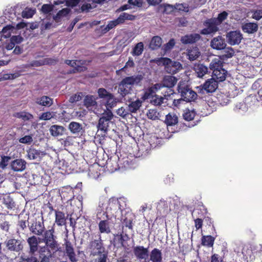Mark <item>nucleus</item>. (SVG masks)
<instances>
[{"label":"nucleus","mask_w":262,"mask_h":262,"mask_svg":"<svg viewBox=\"0 0 262 262\" xmlns=\"http://www.w3.org/2000/svg\"><path fill=\"white\" fill-rule=\"evenodd\" d=\"M142 75L138 74L123 78L118 85V93L122 96L131 94L135 85H138L143 80Z\"/></svg>","instance_id":"nucleus-1"},{"label":"nucleus","mask_w":262,"mask_h":262,"mask_svg":"<svg viewBox=\"0 0 262 262\" xmlns=\"http://www.w3.org/2000/svg\"><path fill=\"white\" fill-rule=\"evenodd\" d=\"M114 115L112 111H104L99 119L97 135L104 137L110 130V125L113 124Z\"/></svg>","instance_id":"nucleus-2"},{"label":"nucleus","mask_w":262,"mask_h":262,"mask_svg":"<svg viewBox=\"0 0 262 262\" xmlns=\"http://www.w3.org/2000/svg\"><path fill=\"white\" fill-rule=\"evenodd\" d=\"M88 249L91 255L93 256L100 255L107 253L105 251L102 241L100 235H91V241L89 242Z\"/></svg>","instance_id":"nucleus-3"},{"label":"nucleus","mask_w":262,"mask_h":262,"mask_svg":"<svg viewBox=\"0 0 262 262\" xmlns=\"http://www.w3.org/2000/svg\"><path fill=\"white\" fill-rule=\"evenodd\" d=\"M156 62L158 65L164 66L165 71L169 74H174L182 69V65L180 62L172 61L168 58H159Z\"/></svg>","instance_id":"nucleus-4"},{"label":"nucleus","mask_w":262,"mask_h":262,"mask_svg":"<svg viewBox=\"0 0 262 262\" xmlns=\"http://www.w3.org/2000/svg\"><path fill=\"white\" fill-rule=\"evenodd\" d=\"M54 228L52 226L51 229L44 232L42 238V242L53 252L57 251L60 248L59 244L57 241V236L54 235Z\"/></svg>","instance_id":"nucleus-5"},{"label":"nucleus","mask_w":262,"mask_h":262,"mask_svg":"<svg viewBox=\"0 0 262 262\" xmlns=\"http://www.w3.org/2000/svg\"><path fill=\"white\" fill-rule=\"evenodd\" d=\"M111 208H108V202L105 199H102L99 202V205L97 209V216L100 220L108 219L111 220L112 218H116V215L110 213Z\"/></svg>","instance_id":"nucleus-6"},{"label":"nucleus","mask_w":262,"mask_h":262,"mask_svg":"<svg viewBox=\"0 0 262 262\" xmlns=\"http://www.w3.org/2000/svg\"><path fill=\"white\" fill-rule=\"evenodd\" d=\"M178 92L181 94L182 98L186 102L193 101L197 98V94L192 90L185 83H180L178 86Z\"/></svg>","instance_id":"nucleus-7"},{"label":"nucleus","mask_w":262,"mask_h":262,"mask_svg":"<svg viewBox=\"0 0 262 262\" xmlns=\"http://www.w3.org/2000/svg\"><path fill=\"white\" fill-rule=\"evenodd\" d=\"M215 17L206 20L204 23L205 28L201 31V33L203 35H208L215 33L219 30L218 26L220 25Z\"/></svg>","instance_id":"nucleus-8"},{"label":"nucleus","mask_w":262,"mask_h":262,"mask_svg":"<svg viewBox=\"0 0 262 262\" xmlns=\"http://www.w3.org/2000/svg\"><path fill=\"white\" fill-rule=\"evenodd\" d=\"M23 241L12 238L7 239L5 244L8 250L11 251L19 252L23 249Z\"/></svg>","instance_id":"nucleus-9"},{"label":"nucleus","mask_w":262,"mask_h":262,"mask_svg":"<svg viewBox=\"0 0 262 262\" xmlns=\"http://www.w3.org/2000/svg\"><path fill=\"white\" fill-rule=\"evenodd\" d=\"M63 246L65 248V254L71 262H77L78 256L75 253L72 244L68 239H65Z\"/></svg>","instance_id":"nucleus-10"},{"label":"nucleus","mask_w":262,"mask_h":262,"mask_svg":"<svg viewBox=\"0 0 262 262\" xmlns=\"http://www.w3.org/2000/svg\"><path fill=\"white\" fill-rule=\"evenodd\" d=\"M228 43L232 46L238 45L243 39V35L239 31L228 32L226 35Z\"/></svg>","instance_id":"nucleus-11"},{"label":"nucleus","mask_w":262,"mask_h":262,"mask_svg":"<svg viewBox=\"0 0 262 262\" xmlns=\"http://www.w3.org/2000/svg\"><path fill=\"white\" fill-rule=\"evenodd\" d=\"M217 87V81L212 77L206 80V82L203 84L200 85L199 88L202 91V93H204V91L206 93H212L216 90Z\"/></svg>","instance_id":"nucleus-12"},{"label":"nucleus","mask_w":262,"mask_h":262,"mask_svg":"<svg viewBox=\"0 0 262 262\" xmlns=\"http://www.w3.org/2000/svg\"><path fill=\"white\" fill-rule=\"evenodd\" d=\"M30 231L35 235H41L45 232V226L43 221L35 220L30 225H28Z\"/></svg>","instance_id":"nucleus-13"},{"label":"nucleus","mask_w":262,"mask_h":262,"mask_svg":"<svg viewBox=\"0 0 262 262\" xmlns=\"http://www.w3.org/2000/svg\"><path fill=\"white\" fill-rule=\"evenodd\" d=\"M27 243L29 246L28 257H36L35 252L38 251V243L37 237L33 235L27 239Z\"/></svg>","instance_id":"nucleus-14"},{"label":"nucleus","mask_w":262,"mask_h":262,"mask_svg":"<svg viewBox=\"0 0 262 262\" xmlns=\"http://www.w3.org/2000/svg\"><path fill=\"white\" fill-rule=\"evenodd\" d=\"M46 155L45 151L35 148H30L27 150V158L31 160L40 161Z\"/></svg>","instance_id":"nucleus-15"},{"label":"nucleus","mask_w":262,"mask_h":262,"mask_svg":"<svg viewBox=\"0 0 262 262\" xmlns=\"http://www.w3.org/2000/svg\"><path fill=\"white\" fill-rule=\"evenodd\" d=\"M68 129L74 135L79 136L82 135L85 132L84 127L80 123L72 121L68 125Z\"/></svg>","instance_id":"nucleus-16"},{"label":"nucleus","mask_w":262,"mask_h":262,"mask_svg":"<svg viewBox=\"0 0 262 262\" xmlns=\"http://www.w3.org/2000/svg\"><path fill=\"white\" fill-rule=\"evenodd\" d=\"M133 252L136 257L139 259H145L148 258L149 252L148 248L143 246H137L133 249Z\"/></svg>","instance_id":"nucleus-17"},{"label":"nucleus","mask_w":262,"mask_h":262,"mask_svg":"<svg viewBox=\"0 0 262 262\" xmlns=\"http://www.w3.org/2000/svg\"><path fill=\"white\" fill-rule=\"evenodd\" d=\"M27 162L22 159H17L12 161L10 166L11 169L16 172H21L26 168Z\"/></svg>","instance_id":"nucleus-18"},{"label":"nucleus","mask_w":262,"mask_h":262,"mask_svg":"<svg viewBox=\"0 0 262 262\" xmlns=\"http://www.w3.org/2000/svg\"><path fill=\"white\" fill-rule=\"evenodd\" d=\"M211 47L216 50H223L226 46L225 39L221 36L214 37L211 41Z\"/></svg>","instance_id":"nucleus-19"},{"label":"nucleus","mask_w":262,"mask_h":262,"mask_svg":"<svg viewBox=\"0 0 262 262\" xmlns=\"http://www.w3.org/2000/svg\"><path fill=\"white\" fill-rule=\"evenodd\" d=\"M65 63L74 68L72 71L73 73L83 72L86 69L85 67L80 66L81 63L80 60H66Z\"/></svg>","instance_id":"nucleus-20"},{"label":"nucleus","mask_w":262,"mask_h":262,"mask_svg":"<svg viewBox=\"0 0 262 262\" xmlns=\"http://www.w3.org/2000/svg\"><path fill=\"white\" fill-rule=\"evenodd\" d=\"M200 38L199 34L194 33L182 36L181 41L184 44L193 43L198 41Z\"/></svg>","instance_id":"nucleus-21"},{"label":"nucleus","mask_w":262,"mask_h":262,"mask_svg":"<svg viewBox=\"0 0 262 262\" xmlns=\"http://www.w3.org/2000/svg\"><path fill=\"white\" fill-rule=\"evenodd\" d=\"M177 82V79L172 76H165L162 81L160 83L163 87H166L168 88H173Z\"/></svg>","instance_id":"nucleus-22"},{"label":"nucleus","mask_w":262,"mask_h":262,"mask_svg":"<svg viewBox=\"0 0 262 262\" xmlns=\"http://www.w3.org/2000/svg\"><path fill=\"white\" fill-rule=\"evenodd\" d=\"M149 260L151 262H162V253L160 250L154 248L149 254Z\"/></svg>","instance_id":"nucleus-23"},{"label":"nucleus","mask_w":262,"mask_h":262,"mask_svg":"<svg viewBox=\"0 0 262 262\" xmlns=\"http://www.w3.org/2000/svg\"><path fill=\"white\" fill-rule=\"evenodd\" d=\"M129 104H128V110L129 113H136L139 110L142 105V101L139 99L135 101L128 100Z\"/></svg>","instance_id":"nucleus-24"},{"label":"nucleus","mask_w":262,"mask_h":262,"mask_svg":"<svg viewBox=\"0 0 262 262\" xmlns=\"http://www.w3.org/2000/svg\"><path fill=\"white\" fill-rule=\"evenodd\" d=\"M117 161L116 157H113L106 161V167L110 172H114L119 169L120 167Z\"/></svg>","instance_id":"nucleus-25"},{"label":"nucleus","mask_w":262,"mask_h":262,"mask_svg":"<svg viewBox=\"0 0 262 262\" xmlns=\"http://www.w3.org/2000/svg\"><path fill=\"white\" fill-rule=\"evenodd\" d=\"M200 52L197 47H192L187 49L186 55L190 61L196 60L200 56Z\"/></svg>","instance_id":"nucleus-26"},{"label":"nucleus","mask_w":262,"mask_h":262,"mask_svg":"<svg viewBox=\"0 0 262 262\" xmlns=\"http://www.w3.org/2000/svg\"><path fill=\"white\" fill-rule=\"evenodd\" d=\"M65 130L66 129L64 127L58 125H53L49 129L51 135L53 137L62 136Z\"/></svg>","instance_id":"nucleus-27"},{"label":"nucleus","mask_w":262,"mask_h":262,"mask_svg":"<svg viewBox=\"0 0 262 262\" xmlns=\"http://www.w3.org/2000/svg\"><path fill=\"white\" fill-rule=\"evenodd\" d=\"M227 71L223 68L212 72V78L219 82H222L226 79Z\"/></svg>","instance_id":"nucleus-28"},{"label":"nucleus","mask_w":262,"mask_h":262,"mask_svg":"<svg viewBox=\"0 0 262 262\" xmlns=\"http://www.w3.org/2000/svg\"><path fill=\"white\" fill-rule=\"evenodd\" d=\"M55 221L58 226H62L66 224L67 217L65 214L61 211L55 210Z\"/></svg>","instance_id":"nucleus-29"},{"label":"nucleus","mask_w":262,"mask_h":262,"mask_svg":"<svg viewBox=\"0 0 262 262\" xmlns=\"http://www.w3.org/2000/svg\"><path fill=\"white\" fill-rule=\"evenodd\" d=\"M242 29L244 32L252 34L256 32L258 30V25L256 23H248L244 24Z\"/></svg>","instance_id":"nucleus-30"},{"label":"nucleus","mask_w":262,"mask_h":262,"mask_svg":"<svg viewBox=\"0 0 262 262\" xmlns=\"http://www.w3.org/2000/svg\"><path fill=\"white\" fill-rule=\"evenodd\" d=\"M35 102L40 105L49 107L52 105L53 103V99L47 96H43L37 98Z\"/></svg>","instance_id":"nucleus-31"},{"label":"nucleus","mask_w":262,"mask_h":262,"mask_svg":"<svg viewBox=\"0 0 262 262\" xmlns=\"http://www.w3.org/2000/svg\"><path fill=\"white\" fill-rule=\"evenodd\" d=\"M105 100L106 110L104 111H112L111 110L117 105L118 102L117 98L115 97L113 94L111 95Z\"/></svg>","instance_id":"nucleus-32"},{"label":"nucleus","mask_w":262,"mask_h":262,"mask_svg":"<svg viewBox=\"0 0 262 262\" xmlns=\"http://www.w3.org/2000/svg\"><path fill=\"white\" fill-rule=\"evenodd\" d=\"M157 209L160 214L163 215L167 214L170 210L168 203L164 200H161L158 203Z\"/></svg>","instance_id":"nucleus-33"},{"label":"nucleus","mask_w":262,"mask_h":262,"mask_svg":"<svg viewBox=\"0 0 262 262\" xmlns=\"http://www.w3.org/2000/svg\"><path fill=\"white\" fill-rule=\"evenodd\" d=\"M16 28L12 25H7L3 28L1 32L2 36L5 38H9L11 34L16 33Z\"/></svg>","instance_id":"nucleus-34"},{"label":"nucleus","mask_w":262,"mask_h":262,"mask_svg":"<svg viewBox=\"0 0 262 262\" xmlns=\"http://www.w3.org/2000/svg\"><path fill=\"white\" fill-rule=\"evenodd\" d=\"M162 88V85L160 83H156L150 87L148 88L145 91L144 96L146 98H148L150 96H152L158 90Z\"/></svg>","instance_id":"nucleus-35"},{"label":"nucleus","mask_w":262,"mask_h":262,"mask_svg":"<svg viewBox=\"0 0 262 262\" xmlns=\"http://www.w3.org/2000/svg\"><path fill=\"white\" fill-rule=\"evenodd\" d=\"M194 70L198 77L202 78L208 72V68L203 64L194 65Z\"/></svg>","instance_id":"nucleus-36"},{"label":"nucleus","mask_w":262,"mask_h":262,"mask_svg":"<svg viewBox=\"0 0 262 262\" xmlns=\"http://www.w3.org/2000/svg\"><path fill=\"white\" fill-rule=\"evenodd\" d=\"M135 219V215L132 212H127L125 214L123 220V224L129 229H133L132 223Z\"/></svg>","instance_id":"nucleus-37"},{"label":"nucleus","mask_w":262,"mask_h":262,"mask_svg":"<svg viewBox=\"0 0 262 262\" xmlns=\"http://www.w3.org/2000/svg\"><path fill=\"white\" fill-rule=\"evenodd\" d=\"M223 62L220 57H217L212 60L210 63V69L213 72L216 70H221L223 69Z\"/></svg>","instance_id":"nucleus-38"},{"label":"nucleus","mask_w":262,"mask_h":262,"mask_svg":"<svg viewBox=\"0 0 262 262\" xmlns=\"http://www.w3.org/2000/svg\"><path fill=\"white\" fill-rule=\"evenodd\" d=\"M14 117L21 119L24 121H28L33 118V116L27 112L21 111L19 112H16L13 114Z\"/></svg>","instance_id":"nucleus-39"},{"label":"nucleus","mask_w":262,"mask_h":262,"mask_svg":"<svg viewBox=\"0 0 262 262\" xmlns=\"http://www.w3.org/2000/svg\"><path fill=\"white\" fill-rule=\"evenodd\" d=\"M165 122L167 126L174 125L178 122V118L174 114H168L166 116Z\"/></svg>","instance_id":"nucleus-40"},{"label":"nucleus","mask_w":262,"mask_h":262,"mask_svg":"<svg viewBox=\"0 0 262 262\" xmlns=\"http://www.w3.org/2000/svg\"><path fill=\"white\" fill-rule=\"evenodd\" d=\"M84 105L87 108L96 105L97 102L95 97L92 95L86 96L84 99Z\"/></svg>","instance_id":"nucleus-41"},{"label":"nucleus","mask_w":262,"mask_h":262,"mask_svg":"<svg viewBox=\"0 0 262 262\" xmlns=\"http://www.w3.org/2000/svg\"><path fill=\"white\" fill-rule=\"evenodd\" d=\"M99 223V229L101 233H108L111 232V230L108 226L107 222L108 219H102Z\"/></svg>","instance_id":"nucleus-42"},{"label":"nucleus","mask_w":262,"mask_h":262,"mask_svg":"<svg viewBox=\"0 0 262 262\" xmlns=\"http://www.w3.org/2000/svg\"><path fill=\"white\" fill-rule=\"evenodd\" d=\"M55 62L54 60L51 58H47L43 60H34L32 61L30 66L31 67H39L45 64H52Z\"/></svg>","instance_id":"nucleus-43"},{"label":"nucleus","mask_w":262,"mask_h":262,"mask_svg":"<svg viewBox=\"0 0 262 262\" xmlns=\"http://www.w3.org/2000/svg\"><path fill=\"white\" fill-rule=\"evenodd\" d=\"M144 45L142 42H138L133 48L132 54L134 56H138L142 54Z\"/></svg>","instance_id":"nucleus-44"},{"label":"nucleus","mask_w":262,"mask_h":262,"mask_svg":"<svg viewBox=\"0 0 262 262\" xmlns=\"http://www.w3.org/2000/svg\"><path fill=\"white\" fill-rule=\"evenodd\" d=\"M135 18V16L124 12L119 15L117 19L118 21H119V23L120 24L123 23L125 20H133Z\"/></svg>","instance_id":"nucleus-45"},{"label":"nucleus","mask_w":262,"mask_h":262,"mask_svg":"<svg viewBox=\"0 0 262 262\" xmlns=\"http://www.w3.org/2000/svg\"><path fill=\"white\" fill-rule=\"evenodd\" d=\"M51 251L52 250L45 245V246L40 247L39 250V257H43L45 256L51 258Z\"/></svg>","instance_id":"nucleus-46"},{"label":"nucleus","mask_w":262,"mask_h":262,"mask_svg":"<svg viewBox=\"0 0 262 262\" xmlns=\"http://www.w3.org/2000/svg\"><path fill=\"white\" fill-rule=\"evenodd\" d=\"M162 44V39L159 36H156L152 37L150 46L153 50L157 49L159 48Z\"/></svg>","instance_id":"nucleus-47"},{"label":"nucleus","mask_w":262,"mask_h":262,"mask_svg":"<svg viewBox=\"0 0 262 262\" xmlns=\"http://www.w3.org/2000/svg\"><path fill=\"white\" fill-rule=\"evenodd\" d=\"M174 9H176L175 6L169 4L161 5L159 7V10L165 14H170Z\"/></svg>","instance_id":"nucleus-48"},{"label":"nucleus","mask_w":262,"mask_h":262,"mask_svg":"<svg viewBox=\"0 0 262 262\" xmlns=\"http://www.w3.org/2000/svg\"><path fill=\"white\" fill-rule=\"evenodd\" d=\"M248 109V106L245 101L237 103L235 106L234 111L239 113L246 112Z\"/></svg>","instance_id":"nucleus-49"},{"label":"nucleus","mask_w":262,"mask_h":262,"mask_svg":"<svg viewBox=\"0 0 262 262\" xmlns=\"http://www.w3.org/2000/svg\"><path fill=\"white\" fill-rule=\"evenodd\" d=\"M70 11V10L68 8L62 9V10H60L57 13V14L53 17L54 19L56 21L58 22L62 17L65 16L67 14H68Z\"/></svg>","instance_id":"nucleus-50"},{"label":"nucleus","mask_w":262,"mask_h":262,"mask_svg":"<svg viewBox=\"0 0 262 262\" xmlns=\"http://www.w3.org/2000/svg\"><path fill=\"white\" fill-rule=\"evenodd\" d=\"M214 238L210 235L203 236L202 238V244L203 245L212 246Z\"/></svg>","instance_id":"nucleus-51"},{"label":"nucleus","mask_w":262,"mask_h":262,"mask_svg":"<svg viewBox=\"0 0 262 262\" xmlns=\"http://www.w3.org/2000/svg\"><path fill=\"white\" fill-rule=\"evenodd\" d=\"M195 115L194 110H187L183 114V118L186 121H190L193 119Z\"/></svg>","instance_id":"nucleus-52"},{"label":"nucleus","mask_w":262,"mask_h":262,"mask_svg":"<svg viewBox=\"0 0 262 262\" xmlns=\"http://www.w3.org/2000/svg\"><path fill=\"white\" fill-rule=\"evenodd\" d=\"M224 50V53L222 55V57L223 59L225 58H229L232 57L234 54V52L233 49L231 47H228V48H225L223 49Z\"/></svg>","instance_id":"nucleus-53"},{"label":"nucleus","mask_w":262,"mask_h":262,"mask_svg":"<svg viewBox=\"0 0 262 262\" xmlns=\"http://www.w3.org/2000/svg\"><path fill=\"white\" fill-rule=\"evenodd\" d=\"M98 94L100 98L106 99L108 97H109L112 94L107 92L104 88H100L98 90Z\"/></svg>","instance_id":"nucleus-54"},{"label":"nucleus","mask_w":262,"mask_h":262,"mask_svg":"<svg viewBox=\"0 0 262 262\" xmlns=\"http://www.w3.org/2000/svg\"><path fill=\"white\" fill-rule=\"evenodd\" d=\"M59 168L68 171V169L70 170L71 167L69 164V162L64 159L59 160L58 163Z\"/></svg>","instance_id":"nucleus-55"},{"label":"nucleus","mask_w":262,"mask_h":262,"mask_svg":"<svg viewBox=\"0 0 262 262\" xmlns=\"http://www.w3.org/2000/svg\"><path fill=\"white\" fill-rule=\"evenodd\" d=\"M10 159V157L6 156H2L1 160L0 161V168L5 169L8 165V163Z\"/></svg>","instance_id":"nucleus-56"},{"label":"nucleus","mask_w":262,"mask_h":262,"mask_svg":"<svg viewBox=\"0 0 262 262\" xmlns=\"http://www.w3.org/2000/svg\"><path fill=\"white\" fill-rule=\"evenodd\" d=\"M96 7V3H94V0H92L91 3H88L83 4L81 6L82 11H89L91 9L95 8Z\"/></svg>","instance_id":"nucleus-57"},{"label":"nucleus","mask_w":262,"mask_h":262,"mask_svg":"<svg viewBox=\"0 0 262 262\" xmlns=\"http://www.w3.org/2000/svg\"><path fill=\"white\" fill-rule=\"evenodd\" d=\"M33 141L32 135H27L18 139L19 142L27 144H30Z\"/></svg>","instance_id":"nucleus-58"},{"label":"nucleus","mask_w":262,"mask_h":262,"mask_svg":"<svg viewBox=\"0 0 262 262\" xmlns=\"http://www.w3.org/2000/svg\"><path fill=\"white\" fill-rule=\"evenodd\" d=\"M164 98L155 95L152 96L151 102L155 105H160L163 102Z\"/></svg>","instance_id":"nucleus-59"},{"label":"nucleus","mask_w":262,"mask_h":262,"mask_svg":"<svg viewBox=\"0 0 262 262\" xmlns=\"http://www.w3.org/2000/svg\"><path fill=\"white\" fill-rule=\"evenodd\" d=\"M175 45V41L174 39H171L165 45H164L163 49L165 52H167L172 49Z\"/></svg>","instance_id":"nucleus-60"},{"label":"nucleus","mask_w":262,"mask_h":262,"mask_svg":"<svg viewBox=\"0 0 262 262\" xmlns=\"http://www.w3.org/2000/svg\"><path fill=\"white\" fill-rule=\"evenodd\" d=\"M4 203L9 209H12L15 206L14 202L10 196L4 198Z\"/></svg>","instance_id":"nucleus-61"},{"label":"nucleus","mask_w":262,"mask_h":262,"mask_svg":"<svg viewBox=\"0 0 262 262\" xmlns=\"http://www.w3.org/2000/svg\"><path fill=\"white\" fill-rule=\"evenodd\" d=\"M146 115L148 118L151 120H156L158 119L157 112L154 109H150L147 112Z\"/></svg>","instance_id":"nucleus-62"},{"label":"nucleus","mask_w":262,"mask_h":262,"mask_svg":"<svg viewBox=\"0 0 262 262\" xmlns=\"http://www.w3.org/2000/svg\"><path fill=\"white\" fill-rule=\"evenodd\" d=\"M116 112L118 115L123 118L126 117L127 115H128L130 114L128 109L126 110L123 107H121L118 109Z\"/></svg>","instance_id":"nucleus-63"},{"label":"nucleus","mask_w":262,"mask_h":262,"mask_svg":"<svg viewBox=\"0 0 262 262\" xmlns=\"http://www.w3.org/2000/svg\"><path fill=\"white\" fill-rule=\"evenodd\" d=\"M252 18L257 20L262 18V9L254 10L253 12Z\"/></svg>","instance_id":"nucleus-64"}]
</instances>
